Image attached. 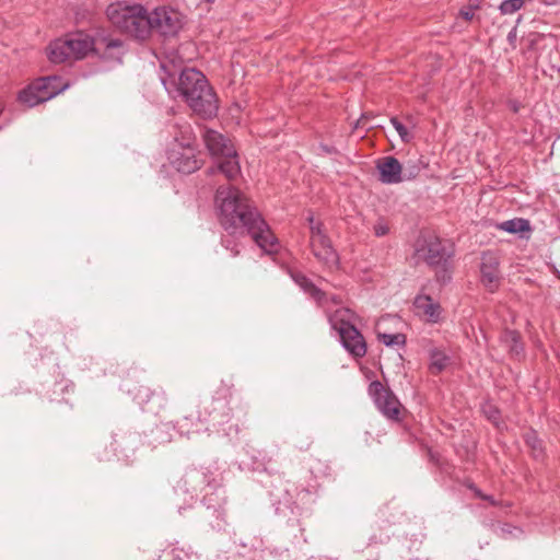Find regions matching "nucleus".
<instances>
[{"mask_svg":"<svg viewBox=\"0 0 560 560\" xmlns=\"http://www.w3.org/2000/svg\"><path fill=\"white\" fill-rule=\"evenodd\" d=\"M218 217L222 228L230 234H248L267 254H275L280 245L255 203L240 189L219 187L215 194Z\"/></svg>","mask_w":560,"mask_h":560,"instance_id":"1","label":"nucleus"},{"mask_svg":"<svg viewBox=\"0 0 560 560\" xmlns=\"http://www.w3.org/2000/svg\"><path fill=\"white\" fill-rule=\"evenodd\" d=\"M104 48L103 57L121 61L125 54L122 40L118 38H101L96 44L93 38L82 32L67 35L50 43L47 49L48 58L54 63H61L71 59H82L92 50Z\"/></svg>","mask_w":560,"mask_h":560,"instance_id":"2","label":"nucleus"},{"mask_svg":"<svg viewBox=\"0 0 560 560\" xmlns=\"http://www.w3.org/2000/svg\"><path fill=\"white\" fill-rule=\"evenodd\" d=\"M177 91L189 107L205 118L214 116L218 112V98L205 74L194 68L180 71Z\"/></svg>","mask_w":560,"mask_h":560,"instance_id":"3","label":"nucleus"},{"mask_svg":"<svg viewBox=\"0 0 560 560\" xmlns=\"http://www.w3.org/2000/svg\"><path fill=\"white\" fill-rule=\"evenodd\" d=\"M106 14L110 23L121 32L138 39L150 36V16L141 4L112 3Z\"/></svg>","mask_w":560,"mask_h":560,"instance_id":"4","label":"nucleus"},{"mask_svg":"<svg viewBox=\"0 0 560 560\" xmlns=\"http://www.w3.org/2000/svg\"><path fill=\"white\" fill-rule=\"evenodd\" d=\"M202 138L209 153L217 159V166L210 167L208 173L219 171L230 180L236 178L241 173V166L231 140L212 129H207Z\"/></svg>","mask_w":560,"mask_h":560,"instance_id":"5","label":"nucleus"},{"mask_svg":"<svg viewBox=\"0 0 560 560\" xmlns=\"http://www.w3.org/2000/svg\"><path fill=\"white\" fill-rule=\"evenodd\" d=\"M67 86L68 84L56 75L38 78L20 91L19 101L28 107H33L55 97Z\"/></svg>","mask_w":560,"mask_h":560,"instance_id":"6","label":"nucleus"},{"mask_svg":"<svg viewBox=\"0 0 560 560\" xmlns=\"http://www.w3.org/2000/svg\"><path fill=\"white\" fill-rule=\"evenodd\" d=\"M308 221L311 230V248L314 256L328 269L336 268L339 264V257L331 246L330 240L324 233L322 223L315 221L313 217H310Z\"/></svg>","mask_w":560,"mask_h":560,"instance_id":"7","label":"nucleus"},{"mask_svg":"<svg viewBox=\"0 0 560 560\" xmlns=\"http://www.w3.org/2000/svg\"><path fill=\"white\" fill-rule=\"evenodd\" d=\"M150 16V32L155 30L163 36H175L185 25V16L171 7L155 8Z\"/></svg>","mask_w":560,"mask_h":560,"instance_id":"8","label":"nucleus"},{"mask_svg":"<svg viewBox=\"0 0 560 560\" xmlns=\"http://www.w3.org/2000/svg\"><path fill=\"white\" fill-rule=\"evenodd\" d=\"M416 255L430 266L445 264L453 256V248L435 236L418 241Z\"/></svg>","mask_w":560,"mask_h":560,"instance_id":"9","label":"nucleus"},{"mask_svg":"<svg viewBox=\"0 0 560 560\" xmlns=\"http://www.w3.org/2000/svg\"><path fill=\"white\" fill-rule=\"evenodd\" d=\"M369 395L386 418L399 420L401 404L389 388H386L380 381H373L369 385Z\"/></svg>","mask_w":560,"mask_h":560,"instance_id":"10","label":"nucleus"},{"mask_svg":"<svg viewBox=\"0 0 560 560\" xmlns=\"http://www.w3.org/2000/svg\"><path fill=\"white\" fill-rule=\"evenodd\" d=\"M167 160L177 172L184 174H191L202 165V160L199 159L196 147H170Z\"/></svg>","mask_w":560,"mask_h":560,"instance_id":"11","label":"nucleus"},{"mask_svg":"<svg viewBox=\"0 0 560 560\" xmlns=\"http://www.w3.org/2000/svg\"><path fill=\"white\" fill-rule=\"evenodd\" d=\"M481 282L490 291L494 292L500 284L501 275L499 259L492 253H485L480 266Z\"/></svg>","mask_w":560,"mask_h":560,"instance_id":"12","label":"nucleus"},{"mask_svg":"<svg viewBox=\"0 0 560 560\" xmlns=\"http://www.w3.org/2000/svg\"><path fill=\"white\" fill-rule=\"evenodd\" d=\"M331 302L334 304H340V300L336 295L328 296L327 302ZM328 304V303H326ZM325 312L327 313L328 320L337 332L341 331V328H347L348 326H354L355 323V314L348 307H339L332 313L327 307V305L323 306Z\"/></svg>","mask_w":560,"mask_h":560,"instance_id":"13","label":"nucleus"},{"mask_svg":"<svg viewBox=\"0 0 560 560\" xmlns=\"http://www.w3.org/2000/svg\"><path fill=\"white\" fill-rule=\"evenodd\" d=\"M342 346L357 358H362L366 353V343L364 341L361 332L355 328V326H348L347 328H341V331L338 332Z\"/></svg>","mask_w":560,"mask_h":560,"instance_id":"14","label":"nucleus"},{"mask_svg":"<svg viewBox=\"0 0 560 560\" xmlns=\"http://www.w3.org/2000/svg\"><path fill=\"white\" fill-rule=\"evenodd\" d=\"M380 180L384 184H398L404 180L402 166L394 156H385L377 162Z\"/></svg>","mask_w":560,"mask_h":560,"instance_id":"15","label":"nucleus"},{"mask_svg":"<svg viewBox=\"0 0 560 560\" xmlns=\"http://www.w3.org/2000/svg\"><path fill=\"white\" fill-rule=\"evenodd\" d=\"M170 133L173 141L170 147H195L196 136L192 131L191 125L184 119H176L170 125Z\"/></svg>","mask_w":560,"mask_h":560,"instance_id":"16","label":"nucleus"},{"mask_svg":"<svg viewBox=\"0 0 560 560\" xmlns=\"http://www.w3.org/2000/svg\"><path fill=\"white\" fill-rule=\"evenodd\" d=\"M417 314L424 317L429 323H438L441 318V305L430 295L419 294L413 302Z\"/></svg>","mask_w":560,"mask_h":560,"instance_id":"17","label":"nucleus"},{"mask_svg":"<svg viewBox=\"0 0 560 560\" xmlns=\"http://www.w3.org/2000/svg\"><path fill=\"white\" fill-rule=\"evenodd\" d=\"M292 278L296 284L300 285L306 293L314 299L319 306H325L328 301V295L318 289L306 276L298 272L292 275Z\"/></svg>","mask_w":560,"mask_h":560,"instance_id":"18","label":"nucleus"},{"mask_svg":"<svg viewBox=\"0 0 560 560\" xmlns=\"http://www.w3.org/2000/svg\"><path fill=\"white\" fill-rule=\"evenodd\" d=\"M500 340L513 357H520L523 353L524 347L517 331L504 330Z\"/></svg>","mask_w":560,"mask_h":560,"instance_id":"19","label":"nucleus"},{"mask_svg":"<svg viewBox=\"0 0 560 560\" xmlns=\"http://www.w3.org/2000/svg\"><path fill=\"white\" fill-rule=\"evenodd\" d=\"M497 228L510 234H523L532 232L530 223L527 219L514 218L497 224Z\"/></svg>","mask_w":560,"mask_h":560,"instance_id":"20","label":"nucleus"},{"mask_svg":"<svg viewBox=\"0 0 560 560\" xmlns=\"http://www.w3.org/2000/svg\"><path fill=\"white\" fill-rule=\"evenodd\" d=\"M429 357H430L429 369H430L431 373H433V374L441 373L448 365L450 358L442 349H439V348L431 349Z\"/></svg>","mask_w":560,"mask_h":560,"instance_id":"21","label":"nucleus"},{"mask_svg":"<svg viewBox=\"0 0 560 560\" xmlns=\"http://www.w3.org/2000/svg\"><path fill=\"white\" fill-rule=\"evenodd\" d=\"M377 339L387 347H402L406 343V336L404 334H387L377 331Z\"/></svg>","mask_w":560,"mask_h":560,"instance_id":"22","label":"nucleus"},{"mask_svg":"<svg viewBox=\"0 0 560 560\" xmlns=\"http://www.w3.org/2000/svg\"><path fill=\"white\" fill-rule=\"evenodd\" d=\"M526 4H530V0H503L499 5V10L503 15L513 14Z\"/></svg>","mask_w":560,"mask_h":560,"instance_id":"23","label":"nucleus"},{"mask_svg":"<svg viewBox=\"0 0 560 560\" xmlns=\"http://www.w3.org/2000/svg\"><path fill=\"white\" fill-rule=\"evenodd\" d=\"M525 442L532 448L534 457L539 458L542 456L541 442L535 432L527 433Z\"/></svg>","mask_w":560,"mask_h":560,"instance_id":"24","label":"nucleus"},{"mask_svg":"<svg viewBox=\"0 0 560 560\" xmlns=\"http://www.w3.org/2000/svg\"><path fill=\"white\" fill-rule=\"evenodd\" d=\"M390 124L396 129L400 139L404 142H409L411 140V135L409 133L407 128L398 120V118H396V117L390 118Z\"/></svg>","mask_w":560,"mask_h":560,"instance_id":"25","label":"nucleus"},{"mask_svg":"<svg viewBox=\"0 0 560 560\" xmlns=\"http://www.w3.org/2000/svg\"><path fill=\"white\" fill-rule=\"evenodd\" d=\"M483 412L486 415V417L491 421L493 422L497 427L499 425V410L491 406V405H487L483 407Z\"/></svg>","mask_w":560,"mask_h":560,"instance_id":"26","label":"nucleus"},{"mask_svg":"<svg viewBox=\"0 0 560 560\" xmlns=\"http://www.w3.org/2000/svg\"><path fill=\"white\" fill-rule=\"evenodd\" d=\"M222 245L231 252L233 257H236L240 254V248L237 244L233 243L230 238H222Z\"/></svg>","mask_w":560,"mask_h":560,"instance_id":"27","label":"nucleus"},{"mask_svg":"<svg viewBox=\"0 0 560 560\" xmlns=\"http://www.w3.org/2000/svg\"><path fill=\"white\" fill-rule=\"evenodd\" d=\"M468 488L474 492V494L477 498L489 501L491 505L495 504L492 497L485 495L475 485L470 483V485H468Z\"/></svg>","mask_w":560,"mask_h":560,"instance_id":"28","label":"nucleus"},{"mask_svg":"<svg viewBox=\"0 0 560 560\" xmlns=\"http://www.w3.org/2000/svg\"><path fill=\"white\" fill-rule=\"evenodd\" d=\"M203 476V482L211 488H217L219 486V482L215 481V478L212 477V472L210 470H207L206 472H202Z\"/></svg>","mask_w":560,"mask_h":560,"instance_id":"29","label":"nucleus"},{"mask_svg":"<svg viewBox=\"0 0 560 560\" xmlns=\"http://www.w3.org/2000/svg\"><path fill=\"white\" fill-rule=\"evenodd\" d=\"M373 230H374V234L376 236H384L388 233L389 229H388L387 224H385L384 222H377L374 225Z\"/></svg>","mask_w":560,"mask_h":560,"instance_id":"30","label":"nucleus"},{"mask_svg":"<svg viewBox=\"0 0 560 560\" xmlns=\"http://www.w3.org/2000/svg\"><path fill=\"white\" fill-rule=\"evenodd\" d=\"M475 10H476V9H475V8H471V7H470V3H468L467 8H463V9L459 11V15H460L463 19H465V20H467V21H470V20L474 18V15H475V13H474V12H475Z\"/></svg>","mask_w":560,"mask_h":560,"instance_id":"31","label":"nucleus"},{"mask_svg":"<svg viewBox=\"0 0 560 560\" xmlns=\"http://www.w3.org/2000/svg\"><path fill=\"white\" fill-rule=\"evenodd\" d=\"M516 39H517V27H513L509 34H508V42L509 44L515 48L516 47Z\"/></svg>","mask_w":560,"mask_h":560,"instance_id":"32","label":"nucleus"},{"mask_svg":"<svg viewBox=\"0 0 560 560\" xmlns=\"http://www.w3.org/2000/svg\"><path fill=\"white\" fill-rule=\"evenodd\" d=\"M161 68L167 73V77H168V78H164V77L161 78L162 83L167 89V81H168V79H173L175 77V72H172L170 69H167V67L164 62L161 63Z\"/></svg>","mask_w":560,"mask_h":560,"instance_id":"33","label":"nucleus"},{"mask_svg":"<svg viewBox=\"0 0 560 560\" xmlns=\"http://www.w3.org/2000/svg\"><path fill=\"white\" fill-rule=\"evenodd\" d=\"M559 0H530V3H538L540 5L552 7L558 4Z\"/></svg>","mask_w":560,"mask_h":560,"instance_id":"34","label":"nucleus"},{"mask_svg":"<svg viewBox=\"0 0 560 560\" xmlns=\"http://www.w3.org/2000/svg\"><path fill=\"white\" fill-rule=\"evenodd\" d=\"M482 1L483 0H468V3H470L471 8L479 9Z\"/></svg>","mask_w":560,"mask_h":560,"instance_id":"35","label":"nucleus"},{"mask_svg":"<svg viewBox=\"0 0 560 560\" xmlns=\"http://www.w3.org/2000/svg\"><path fill=\"white\" fill-rule=\"evenodd\" d=\"M419 170L417 167H413L412 171L409 173V175L406 177L407 179H410L412 177H416Z\"/></svg>","mask_w":560,"mask_h":560,"instance_id":"36","label":"nucleus"},{"mask_svg":"<svg viewBox=\"0 0 560 560\" xmlns=\"http://www.w3.org/2000/svg\"><path fill=\"white\" fill-rule=\"evenodd\" d=\"M205 1L208 2V3L214 2V0H205Z\"/></svg>","mask_w":560,"mask_h":560,"instance_id":"37","label":"nucleus"},{"mask_svg":"<svg viewBox=\"0 0 560 560\" xmlns=\"http://www.w3.org/2000/svg\"><path fill=\"white\" fill-rule=\"evenodd\" d=\"M521 20H522V16H518L517 18V24L521 22Z\"/></svg>","mask_w":560,"mask_h":560,"instance_id":"38","label":"nucleus"}]
</instances>
